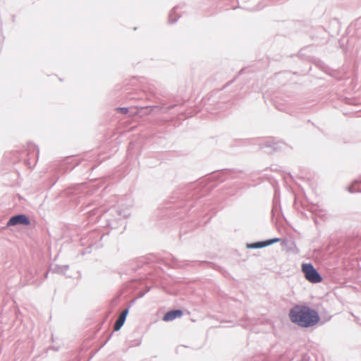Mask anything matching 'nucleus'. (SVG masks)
<instances>
[{
    "mask_svg": "<svg viewBox=\"0 0 361 361\" xmlns=\"http://www.w3.org/2000/svg\"><path fill=\"white\" fill-rule=\"evenodd\" d=\"M288 316L293 324L303 328L312 327L320 320L317 311L303 305L293 306L289 310Z\"/></svg>",
    "mask_w": 361,
    "mask_h": 361,
    "instance_id": "obj_1",
    "label": "nucleus"
},
{
    "mask_svg": "<svg viewBox=\"0 0 361 361\" xmlns=\"http://www.w3.org/2000/svg\"><path fill=\"white\" fill-rule=\"evenodd\" d=\"M302 271L306 280L312 283H318L322 281L323 278L317 269L312 263H303Z\"/></svg>",
    "mask_w": 361,
    "mask_h": 361,
    "instance_id": "obj_2",
    "label": "nucleus"
},
{
    "mask_svg": "<svg viewBox=\"0 0 361 361\" xmlns=\"http://www.w3.org/2000/svg\"><path fill=\"white\" fill-rule=\"evenodd\" d=\"M259 149L264 150L265 153L271 154L274 152L281 150L284 144L281 142L276 141L274 138L269 137L257 141Z\"/></svg>",
    "mask_w": 361,
    "mask_h": 361,
    "instance_id": "obj_3",
    "label": "nucleus"
},
{
    "mask_svg": "<svg viewBox=\"0 0 361 361\" xmlns=\"http://www.w3.org/2000/svg\"><path fill=\"white\" fill-rule=\"evenodd\" d=\"M111 214H116V219H106V226L111 228H116L118 224L123 223V220L130 216V212L128 209H118L116 207L111 208Z\"/></svg>",
    "mask_w": 361,
    "mask_h": 361,
    "instance_id": "obj_4",
    "label": "nucleus"
},
{
    "mask_svg": "<svg viewBox=\"0 0 361 361\" xmlns=\"http://www.w3.org/2000/svg\"><path fill=\"white\" fill-rule=\"evenodd\" d=\"M89 239L92 240L88 246L81 252L82 255L90 253L92 248L99 249L103 246L102 243L104 235L97 231H92L89 235Z\"/></svg>",
    "mask_w": 361,
    "mask_h": 361,
    "instance_id": "obj_5",
    "label": "nucleus"
},
{
    "mask_svg": "<svg viewBox=\"0 0 361 361\" xmlns=\"http://www.w3.org/2000/svg\"><path fill=\"white\" fill-rule=\"evenodd\" d=\"M31 221L29 216L25 214H17L11 216L7 221L6 227H11L16 226H30Z\"/></svg>",
    "mask_w": 361,
    "mask_h": 361,
    "instance_id": "obj_6",
    "label": "nucleus"
},
{
    "mask_svg": "<svg viewBox=\"0 0 361 361\" xmlns=\"http://www.w3.org/2000/svg\"><path fill=\"white\" fill-rule=\"evenodd\" d=\"M238 174L239 173L235 170L224 169L213 174L211 178L218 182H224L228 179L237 178Z\"/></svg>",
    "mask_w": 361,
    "mask_h": 361,
    "instance_id": "obj_7",
    "label": "nucleus"
},
{
    "mask_svg": "<svg viewBox=\"0 0 361 361\" xmlns=\"http://www.w3.org/2000/svg\"><path fill=\"white\" fill-rule=\"evenodd\" d=\"M27 163L29 165H35L38 160L39 149L37 145L34 143H28L27 147Z\"/></svg>",
    "mask_w": 361,
    "mask_h": 361,
    "instance_id": "obj_8",
    "label": "nucleus"
},
{
    "mask_svg": "<svg viewBox=\"0 0 361 361\" xmlns=\"http://www.w3.org/2000/svg\"><path fill=\"white\" fill-rule=\"evenodd\" d=\"M176 106V104H172V105L168 106L167 107L159 106H140L138 108L140 109L141 110L149 109V111L148 113H147V114H149L151 112L154 111H156L157 112H160L161 114H166L169 111L173 109Z\"/></svg>",
    "mask_w": 361,
    "mask_h": 361,
    "instance_id": "obj_9",
    "label": "nucleus"
},
{
    "mask_svg": "<svg viewBox=\"0 0 361 361\" xmlns=\"http://www.w3.org/2000/svg\"><path fill=\"white\" fill-rule=\"evenodd\" d=\"M183 312L180 309L171 310L165 313L163 320L165 322L173 321L176 318H179L183 315Z\"/></svg>",
    "mask_w": 361,
    "mask_h": 361,
    "instance_id": "obj_10",
    "label": "nucleus"
},
{
    "mask_svg": "<svg viewBox=\"0 0 361 361\" xmlns=\"http://www.w3.org/2000/svg\"><path fill=\"white\" fill-rule=\"evenodd\" d=\"M85 186L83 184H78L73 187L69 188L67 190V194L71 196L78 195L84 189Z\"/></svg>",
    "mask_w": 361,
    "mask_h": 361,
    "instance_id": "obj_11",
    "label": "nucleus"
},
{
    "mask_svg": "<svg viewBox=\"0 0 361 361\" xmlns=\"http://www.w3.org/2000/svg\"><path fill=\"white\" fill-rule=\"evenodd\" d=\"M68 269V265L54 264L50 267V271L54 274H65Z\"/></svg>",
    "mask_w": 361,
    "mask_h": 361,
    "instance_id": "obj_12",
    "label": "nucleus"
},
{
    "mask_svg": "<svg viewBox=\"0 0 361 361\" xmlns=\"http://www.w3.org/2000/svg\"><path fill=\"white\" fill-rule=\"evenodd\" d=\"M348 190L351 192H361V177L355 180L352 184L347 188Z\"/></svg>",
    "mask_w": 361,
    "mask_h": 361,
    "instance_id": "obj_13",
    "label": "nucleus"
},
{
    "mask_svg": "<svg viewBox=\"0 0 361 361\" xmlns=\"http://www.w3.org/2000/svg\"><path fill=\"white\" fill-rule=\"evenodd\" d=\"M281 213V209L280 205L279 200H277L276 197L273 201V207L271 210L272 216L274 217H279Z\"/></svg>",
    "mask_w": 361,
    "mask_h": 361,
    "instance_id": "obj_14",
    "label": "nucleus"
},
{
    "mask_svg": "<svg viewBox=\"0 0 361 361\" xmlns=\"http://www.w3.org/2000/svg\"><path fill=\"white\" fill-rule=\"evenodd\" d=\"M267 243L265 240H259L254 243H247L246 247L247 249H260L266 247Z\"/></svg>",
    "mask_w": 361,
    "mask_h": 361,
    "instance_id": "obj_15",
    "label": "nucleus"
},
{
    "mask_svg": "<svg viewBox=\"0 0 361 361\" xmlns=\"http://www.w3.org/2000/svg\"><path fill=\"white\" fill-rule=\"evenodd\" d=\"M178 8V6H175L172 8L169 14V23L173 24L178 21L180 18V15L176 14V11Z\"/></svg>",
    "mask_w": 361,
    "mask_h": 361,
    "instance_id": "obj_16",
    "label": "nucleus"
},
{
    "mask_svg": "<svg viewBox=\"0 0 361 361\" xmlns=\"http://www.w3.org/2000/svg\"><path fill=\"white\" fill-rule=\"evenodd\" d=\"M88 207H90L89 205L85 209H83L87 214L88 218H93L94 215L101 216L102 212L100 211V209L97 208H93L92 209L87 210V209Z\"/></svg>",
    "mask_w": 361,
    "mask_h": 361,
    "instance_id": "obj_17",
    "label": "nucleus"
},
{
    "mask_svg": "<svg viewBox=\"0 0 361 361\" xmlns=\"http://www.w3.org/2000/svg\"><path fill=\"white\" fill-rule=\"evenodd\" d=\"M126 320V319L123 318V317L119 316L114 324V331H119L121 329V327L123 326Z\"/></svg>",
    "mask_w": 361,
    "mask_h": 361,
    "instance_id": "obj_18",
    "label": "nucleus"
},
{
    "mask_svg": "<svg viewBox=\"0 0 361 361\" xmlns=\"http://www.w3.org/2000/svg\"><path fill=\"white\" fill-rule=\"evenodd\" d=\"M280 240H281V238H274L266 240L267 246L271 245L274 243L279 242Z\"/></svg>",
    "mask_w": 361,
    "mask_h": 361,
    "instance_id": "obj_19",
    "label": "nucleus"
},
{
    "mask_svg": "<svg viewBox=\"0 0 361 361\" xmlns=\"http://www.w3.org/2000/svg\"><path fill=\"white\" fill-rule=\"evenodd\" d=\"M116 111L122 114H126L128 113L129 109L128 107H118L116 108Z\"/></svg>",
    "mask_w": 361,
    "mask_h": 361,
    "instance_id": "obj_20",
    "label": "nucleus"
},
{
    "mask_svg": "<svg viewBox=\"0 0 361 361\" xmlns=\"http://www.w3.org/2000/svg\"><path fill=\"white\" fill-rule=\"evenodd\" d=\"M130 308V305H129L123 312L122 313L120 314L121 317H123V318L126 319L128 314V312H129V310Z\"/></svg>",
    "mask_w": 361,
    "mask_h": 361,
    "instance_id": "obj_21",
    "label": "nucleus"
},
{
    "mask_svg": "<svg viewBox=\"0 0 361 361\" xmlns=\"http://www.w3.org/2000/svg\"><path fill=\"white\" fill-rule=\"evenodd\" d=\"M198 264L200 266H203L204 264H211L212 263L209 262H207V261H200V262H197Z\"/></svg>",
    "mask_w": 361,
    "mask_h": 361,
    "instance_id": "obj_22",
    "label": "nucleus"
},
{
    "mask_svg": "<svg viewBox=\"0 0 361 361\" xmlns=\"http://www.w3.org/2000/svg\"><path fill=\"white\" fill-rule=\"evenodd\" d=\"M29 276H30V277H31L32 276V272L29 273ZM32 283L33 282L31 281V278L27 279V283Z\"/></svg>",
    "mask_w": 361,
    "mask_h": 361,
    "instance_id": "obj_23",
    "label": "nucleus"
},
{
    "mask_svg": "<svg viewBox=\"0 0 361 361\" xmlns=\"http://www.w3.org/2000/svg\"><path fill=\"white\" fill-rule=\"evenodd\" d=\"M48 275H49V271L45 272L44 279H47L48 277Z\"/></svg>",
    "mask_w": 361,
    "mask_h": 361,
    "instance_id": "obj_24",
    "label": "nucleus"
},
{
    "mask_svg": "<svg viewBox=\"0 0 361 361\" xmlns=\"http://www.w3.org/2000/svg\"><path fill=\"white\" fill-rule=\"evenodd\" d=\"M64 275H65V276H66V278L70 277L69 276H67V274H66Z\"/></svg>",
    "mask_w": 361,
    "mask_h": 361,
    "instance_id": "obj_25",
    "label": "nucleus"
},
{
    "mask_svg": "<svg viewBox=\"0 0 361 361\" xmlns=\"http://www.w3.org/2000/svg\"><path fill=\"white\" fill-rule=\"evenodd\" d=\"M64 275H65V276H66V278L70 277L69 276H67V274H66Z\"/></svg>",
    "mask_w": 361,
    "mask_h": 361,
    "instance_id": "obj_26",
    "label": "nucleus"
},
{
    "mask_svg": "<svg viewBox=\"0 0 361 361\" xmlns=\"http://www.w3.org/2000/svg\"><path fill=\"white\" fill-rule=\"evenodd\" d=\"M96 216H97V217H95V219H97V217H99V216H97V215H96Z\"/></svg>",
    "mask_w": 361,
    "mask_h": 361,
    "instance_id": "obj_27",
    "label": "nucleus"
}]
</instances>
